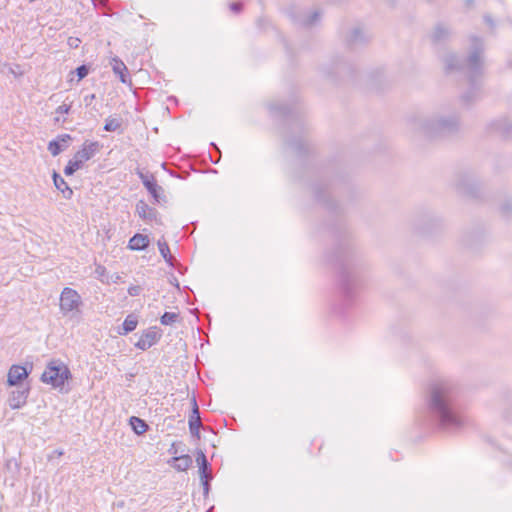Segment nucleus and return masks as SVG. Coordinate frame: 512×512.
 I'll list each match as a JSON object with an SVG mask.
<instances>
[{
    "instance_id": "obj_33",
    "label": "nucleus",
    "mask_w": 512,
    "mask_h": 512,
    "mask_svg": "<svg viewBox=\"0 0 512 512\" xmlns=\"http://www.w3.org/2000/svg\"><path fill=\"white\" fill-rule=\"evenodd\" d=\"M498 129H499V130H502L504 133H506V132H507V131H506V129H505V128H503V127H501V126H499V127H498Z\"/></svg>"
},
{
    "instance_id": "obj_31",
    "label": "nucleus",
    "mask_w": 512,
    "mask_h": 512,
    "mask_svg": "<svg viewBox=\"0 0 512 512\" xmlns=\"http://www.w3.org/2000/svg\"><path fill=\"white\" fill-rule=\"evenodd\" d=\"M231 11L234 13H239L242 10V3L241 2H235L230 5Z\"/></svg>"
},
{
    "instance_id": "obj_28",
    "label": "nucleus",
    "mask_w": 512,
    "mask_h": 512,
    "mask_svg": "<svg viewBox=\"0 0 512 512\" xmlns=\"http://www.w3.org/2000/svg\"><path fill=\"white\" fill-rule=\"evenodd\" d=\"M70 109H71L70 104L63 103L56 109V113L57 114H67V113H69Z\"/></svg>"
},
{
    "instance_id": "obj_29",
    "label": "nucleus",
    "mask_w": 512,
    "mask_h": 512,
    "mask_svg": "<svg viewBox=\"0 0 512 512\" xmlns=\"http://www.w3.org/2000/svg\"><path fill=\"white\" fill-rule=\"evenodd\" d=\"M319 18V13L315 11L307 20L304 21V24L309 26L313 25L317 19Z\"/></svg>"
},
{
    "instance_id": "obj_14",
    "label": "nucleus",
    "mask_w": 512,
    "mask_h": 512,
    "mask_svg": "<svg viewBox=\"0 0 512 512\" xmlns=\"http://www.w3.org/2000/svg\"><path fill=\"white\" fill-rule=\"evenodd\" d=\"M110 65L113 72L117 75L122 83L128 82V69L124 62L118 57L112 58Z\"/></svg>"
},
{
    "instance_id": "obj_12",
    "label": "nucleus",
    "mask_w": 512,
    "mask_h": 512,
    "mask_svg": "<svg viewBox=\"0 0 512 512\" xmlns=\"http://www.w3.org/2000/svg\"><path fill=\"white\" fill-rule=\"evenodd\" d=\"M28 375L29 372L26 370L25 367L20 365H12L7 375V383L9 386H16L21 381L26 379Z\"/></svg>"
},
{
    "instance_id": "obj_23",
    "label": "nucleus",
    "mask_w": 512,
    "mask_h": 512,
    "mask_svg": "<svg viewBox=\"0 0 512 512\" xmlns=\"http://www.w3.org/2000/svg\"><path fill=\"white\" fill-rule=\"evenodd\" d=\"M178 320L179 314L174 312H165L160 318V322L162 325H173Z\"/></svg>"
},
{
    "instance_id": "obj_2",
    "label": "nucleus",
    "mask_w": 512,
    "mask_h": 512,
    "mask_svg": "<svg viewBox=\"0 0 512 512\" xmlns=\"http://www.w3.org/2000/svg\"><path fill=\"white\" fill-rule=\"evenodd\" d=\"M458 120L455 117L444 119H419L413 126L427 137H436L455 131L458 128Z\"/></svg>"
},
{
    "instance_id": "obj_35",
    "label": "nucleus",
    "mask_w": 512,
    "mask_h": 512,
    "mask_svg": "<svg viewBox=\"0 0 512 512\" xmlns=\"http://www.w3.org/2000/svg\"><path fill=\"white\" fill-rule=\"evenodd\" d=\"M76 41H78V38H75V41H73V43H70V46H73V44H76Z\"/></svg>"
},
{
    "instance_id": "obj_37",
    "label": "nucleus",
    "mask_w": 512,
    "mask_h": 512,
    "mask_svg": "<svg viewBox=\"0 0 512 512\" xmlns=\"http://www.w3.org/2000/svg\"><path fill=\"white\" fill-rule=\"evenodd\" d=\"M55 122H57V123H58V122H60V118H59V117H56V118H55Z\"/></svg>"
},
{
    "instance_id": "obj_3",
    "label": "nucleus",
    "mask_w": 512,
    "mask_h": 512,
    "mask_svg": "<svg viewBox=\"0 0 512 512\" xmlns=\"http://www.w3.org/2000/svg\"><path fill=\"white\" fill-rule=\"evenodd\" d=\"M474 50L470 53L465 63H460L455 55H449L445 59L447 70L467 69L471 73H476L482 66V44L479 39H473Z\"/></svg>"
},
{
    "instance_id": "obj_8",
    "label": "nucleus",
    "mask_w": 512,
    "mask_h": 512,
    "mask_svg": "<svg viewBox=\"0 0 512 512\" xmlns=\"http://www.w3.org/2000/svg\"><path fill=\"white\" fill-rule=\"evenodd\" d=\"M161 338V333L157 327L147 329L135 343V346L141 350H147L156 344Z\"/></svg>"
},
{
    "instance_id": "obj_27",
    "label": "nucleus",
    "mask_w": 512,
    "mask_h": 512,
    "mask_svg": "<svg viewBox=\"0 0 512 512\" xmlns=\"http://www.w3.org/2000/svg\"><path fill=\"white\" fill-rule=\"evenodd\" d=\"M141 292L142 288L139 285L130 286L128 288V294L133 297L140 295Z\"/></svg>"
},
{
    "instance_id": "obj_26",
    "label": "nucleus",
    "mask_w": 512,
    "mask_h": 512,
    "mask_svg": "<svg viewBox=\"0 0 512 512\" xmlns=\"http://www.w3.org/2000/svg\"><path fill=\"white\" fill-rule=\"evenodd\" d=\"M76 73L79 80H82L89 73V69L86 65H81L76 69Z\"/></svg>"
},
{
    "instance_id": "obj_13",
    "label": "nucleus",
    "mask_w": 512,
    "mask_h": 512,
    "mask_svg": "<svg viewBox=\"0 0 512 512\" xmlns=\"http://www.w3.org/2000/svg\"><path fill=\"white\" fill-rule=\"evenodd\" d=\"M71 140L69 134H63L57 137L56 140H52L48 144V150L53 156L59 155L63 150L68 147V143Z\"/></svg>"
},
{
    "instance_id": "obj_16",
    "label": "nucleus",
    "mask_w": 512,
    "mask_h": 512,
    "mask_svg": "<svg viewBox=\"0 0 512 512\" xmlns=\"http://www.w3.org/2000/svg\"><path fill=\"white\" fill-rule=\"evenodd\" d=\"M192 462L191 456L185 454L179 457H173L168 463L177 471H186L190 468Z\"/></svg>"
},
{
    "instance_id": "obj_21",
    "label": "nucleus",
    "mask_w": 512,
    "mask_h": 512,
    "mask_svg": "<svg viewBox=\"0 0 512 512\" xmlns=\"http://www.w3.org/2000/svg\"><path fill=\"white\" fill-rule=\"evenodd\" d=\"M122 126V119L119 117H108L105 120L104 130L107 132L118 131Z\"/></svg>"
},
{
    "instance_id": "obj_17",
    "label": "nucleus",
    "mask_w": 512,
    "mask_h": 512,
    "mask_svg": "<svg viewBox=\"0 0 512 512\" xmlns=\"http://www.w3.org/2000/svg\"><path fill=\"white\" fill-rule=\"evenodd\" d=\"M149 245V238L143 234H135L130 240L128 247L131 250H143Z\"/></svg>"
},
{
    "instance_id": "obj_25",
    "label": "nucleus",
    "mask_w": 512,
    "mask_h": 512,
    "mask_svg": "<svg viewBox=\"0 0 512 512\" xmlns=\"http://www.w3.org/2000/svg\"><path fill=\"white\" fill-rule=\"evenodd\" d=\"M82 167V164H80L74 157L69 160L68 164L66 165L64 169V173L66 176L73 175L74 172H76L78 169Z\"/></svg>"
},
{
    "instance_id": "obj_34",
    "label": "nucleus",
    "mask_w": 512,
    "mask_h": 512,
    "mask_svg": "<svg viewBox=\"0 0 512 512\" xmlns=\"http://www.w3.org/2000/svg\"><path fill=\"white\" fill-rule=\"evenodd\" d=\"M76 41H78V38H75V41H73V43H70V46H73V44H76Z\"/></svg>"
},
{
    "instance_id": "obj_9",
    "label": "nucleus",
    "mask_w": 512,
    "mask_h": 512,
    "mask_svg": "<svg viewBox=\"0 0 512 512\" xmlns=\"http://www.w3.org/2000/svg\"><path fill=\"white\" fill-rule=\"evenodd\" d=\"M192 412L189 416V429L192 434V436H195L196 438H200V428L202 426L200 413H199V407L196 401V398L193 397L192 400Z\"/></svg>"
},
{
    "instance_id": "obj_20",
    "label": "nucleus",
    "mask_w": 512,
    "mask_h": 512,
    "mask_svg": "<svg viewBox=\"0 0 512 512\" xmlns=\"http://www.w3.org/2000/svg\"><path fill=\"white\" fill-rule=\"evenodd\" d=\"M157 245H158L159 252H160L161 256L165 259V261L167 263L172 265L173 256L170 253L168 243L164 239V237H162L161 239L158 240Z\"/></svg>"
},
{
    "instance_id": "obj_5",
    "label": "nucleus",
    "mask_w": 512,
    "mask_h": 512,
    "mask_svg": "<svg viewBox=\"0 0 512 512\" xmlns=\"http://www.w3.org/2000/svg\"><path fill=\"white\" fill-rule=\"evenodd\" d=\"M82 304L79 293L69 287L63 289L60 295V310L63 314L78 311Z\"/></svg>"
},
{
    "instance_id": "obj_36",
    "label": "nucleus",
    "mask_w": 512,
    "mask_h": 512,
    "mask_svg": "<svg viewBox=\"0 0 512 512\" xmlns=\"http://www.w3.org/2000/svg\"><path fill=\"white\" fill-rule=\"evenodd\" d=\"M76 41H78V38H75V41H73V43H70V46H73V44H76Z\"/></svg>"
},
{
    "instance_id": "obj_19",
    "label": "nucleus",
    "mask_w": 512,
    "mask_h": 512,
    "mask_svg": "<svg viewBox=\"0 0 512 512\" xmlns=\"http://www.w3.org/2000/svg\"><path fill=\"white\" fill-rule=\"evenodd\" d=\"M130 425L137 435H142L148 430L146 422L136 416L130 418Z\"/></svg>"
},
{
    "instance_id": "obj_30",
    "label": "nucleus",
    "mask_w": 512,
    "mask_h": 512,
    "mask_svg": "<svg viewBox=\"0 0 512 512\" xmlns=\"http://www.w3.org/2000/svg\"><path fill=\"white\" fill-rule=\"evenodd\" d=\"M362 37V31L359 29H355L351 34V41L357 42Z\"/></svg>"
},
{
    "instance_id": "obj_6",
    "label": "nucleus",
    "mask_w": 512,
    "mask_h": 512,
    "mask_svg": "<svg viewBox=\"0 0 512 512\" xmlns=\"http://www.w3.org/2000/svg\"><path fill=\"white\" fill-rule=\"evenodd\" d=\"M137 175L141 179L143 185L148 190V192L152 195L155 202L160 203L164 200L163 196V188L159 186L153 175L144 173L142 170H137Z\"/></svg>"
},
{
    "instance_id": "obj_32",
    "label": "nucleus",
    "mask_w": 512,
    "mask_h": 512,
    "mask_svg": "<svg viewBox=\"0 0 512 512\" xmlns=\"http://www.w3.org/2000/svg\"><path fill=\"white\" fill-rule=\"evenodd\" d=\"M104 271H105V268L103 266H98L96 268V272L99 273V274H102Z\"/></svg>"
},
{
    "instance_id": "obj_4",
    "label": "nucleus",
    "mask_w": 512,
    "mask_h": 512,
    "mask_svg": "<svg viewBox=\"0 0 512 512\" xmlns=\"http://www.w3.org/2000/svg\"><path fill=\"white\" fill-rule=\"evenodd\" d=\"M70 377V370L64 363L59 360H52L44 370L41 380L46 384L52 385L54 388L62 389L65 381Z\"/></svg>"
},
{
    "instance_id": "obj_11",
    "label": "nucleus",
    "mask_w": 512,
    "mask_h": 512,
    "mask_svg": "<svg viewBox=\"0 0 512 512\" xmlns=\"http://www.w3.org/2000/svg\"><path fill=\"white\" fill-rule=\"evenodd\" d=\"M29 395V388H17L13 390L8 397V405L12 409H19L23 407Z\"/></svg>"
},
{
    "instance_id": "obj_15",
    "label": "nucleus",
    "mask_w": 512,
    "mask_h": 512,
    "mask_svg": "<svg viewBox=\"0 0 512 512\" xmlns=\"http://www.w3.org/2000/svg\"><path fill=\"white\" fill-rule=\"evenodd\" d=\"M55 187L62 193L65 199H70L73 195V190L68 186L66 181L57 173L53 172L52 175Z\"/></svg>"
},
{
    "instance_id": "obj_18",
    "label": "nucleus",
    "mask_w": 512,
    "mask_h": 512,
    "mask_svg": "<svg viewBox=\"0 0 512 512\" xmlns=\"http://www.w3.org/2000/svg\"><path fill=\"white\" fill-rule=\"evenodd\" d=\"M136 211L138 215L145 220H152L156 216V210L144 201H140L136 205Z\"/></svg>"
},
{
    "instance_id": "obj_1",
    "label": "nucleus",
    "mask_w": 512,
    "mask_h": 512,
    "mask_svg": "<svg viewBox=\"0 0 512 512\" xmlns=\"http://www.w3.org/2000/svg\"><path fill=\"white\" fill-rule=\"evenodd\" d=\"M427 403L442 429L456 431L466 424L465 416L456 407L455 390L449 381L436 380L431 383Z\"/></svg>"
},
{
    "instance_id": "obj_10",
    "label": "nucleus",
    "mask_w": 512,
    "mask_h": 512,
    "mask_svg": "<svg viewBox=\"0 0 512 512\" xmlns=\"http://www.w3.org/2000/svg\"><path fill=\"white\" fill-rule=\"evenodd\" d=\"M196 462L199 465V473L203 481L204 490L207 492L209 489L208 481L212 478V476L210 473H208L209 462L202 450L197 451Z\"/></svg>"
},
{
    "instance_id": "obj_24",
    "label": "nucleus",
    "mask_w": 512,
    "mask_h": 512,
    "mask_svg": "<svg viewBox=\"0 0 512 512\" xmlns=\"http://www.w3.org/2000/svg\"><path fill=\"white\" fill-rule=\"evenodd\" d=\"M449 35V29L445 25H437L433 32V38L436 41L443 40Z\"/></svg>"
},
{
    "instance_id": "obj_7",
    "label": "nucleus",
    "mask_w": 512,
    "mask_h": 512,
    "mask_svg": "<svg viewBox=\"0 0 512 512\" xmlns=\"http://www.w3.org/2000/svg\"><path fill=\"white\" fill-rule=\"evenodd\" d=\"M101 145L98 141H85L82 148L73 156L80 164L90 160L99 152Z\"/></svg>"
},
{
    "instance_id": "obj_22",
    "label": "nucleus",
    "mask_w": 512,
    "mask_h": 512,
    "mask_svg": "<svg viewBox=\"0 0 512 512\" xmlns=\"http://www.w3.org/2000/svg\"><path fill=\"white\" fill-rule=\"evenodd\" d=\"M137 324H138L137 317L132 314L128 315L126 317V319L124 320L123 332H121V334H127L129 332H132L133 330L136 329Z\"/></svg>"
}]
</instances>
